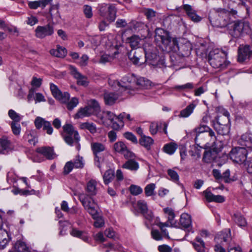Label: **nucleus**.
<instances>
[{
  "label": "nucleus",
  "instance_id": "1",
  "mask_svg": "<svg viewBox=\"0 0 252 252\" xmlns=\"http://www.w3.org/2000/svg\"><path fill=\"white\" fill-rule=\"evenodd\" d=\"M156 39L160 40L162 44L163 48L168 52H171L170 58L173 63H178V59L175 57L177 52L178 42L177 38H172L168 32L161 28H157L155 31Z\"/></svg>",
  "mask_w": 252,
  "mask_h": 252
},
{
  "label": "nucleus",
  "instance_id": "2",
  "mask_svg": "<svg viewBox=\"0 0 252 252\" xmlns=\"http://www.w3.org/2000/svg\"><path fill=\"white\" fill-rule=\"evenodd\" d=\"M231 13L228 10L222 8L215 10V13L210 16L209 18L212 25L214 27H225L229 26L232 21Z\"/></svg>",
  "mask_w": 252,
  "mask_h": 252
},
{
  "label": "nucleus",
  "instance_id": "3",
  "mask_svg": "<svg viewBox=\"0 0 252 252\" xmlns=\"http://www.w3.org/2000/svg\"><path fill=\"white\" fill-rule=\"evenodd\" d=\"M63 137L66 144L70 146L75 145L77 150L80 149L79 141L80 137L77 131L75 130L71 124H66L63 127Z\"/></svg>",
  "mask_w": 252,
  "mask_h": 252
},
{
  "label": "nucleus",
  "instance_id": "4",
  "mask_svg": "<svg viewBox=\"0 0 252 252\" xmlns=\"http://www.w3.org/2000/svg\"><path fill=\"white\" fill-rule=\"evenodd\" d=\"M50 89L53 95L62 103H66L67 108L69 110H72L78 104V99L77 97H73L69 101L70 95L67 92L63 93L58 87L53 83L50 84Z\"/></svg>",
  "mask_w": 252,
  "mask_h": 252
},
{
  "label": "nucleus",
  "instance_id": "5",
  "mask_svg": "<svg viewBox=\"0 0 252 252\" xmlns=\"http://www.w3.org/2000/svg\"><path fill=\"white\" fill-rule=\"evenodd\" d=\"M226 55L218 49L210 51L208 56V61L210 65L215 68L220 70L226 67L228 63L226 61Z\"/></svg>",
  "mask_w": 252,
  "mask_h": 252
},
{
  "label": "nucleus",
  "instance_id": "6",
  "mask_svg": "<svg viewBox=\"0 0 252 252\" xmlns=\"http://www.w3.org/2000/svg\"><path fill=\"white\" fill-rule=\"evenodd\" d=\"M222 115L219 116L216 122L213 123V126L218 135H224L229 132L230 122L229 113L226 110L222 109Z\"/></svg>",
  "mask_w": 252,
  "mask_h": 252
},
{
  "label": "nucleus",
  "instance_id": "7",
  "mask_svg": "<svg viewBox=\"0 0 252 252\" xmlns=\"http://www.w3.org/2000/svg\"><path fill=\"white\" fill-rule=\"evenodd\" d=\"M136 82V77L133 74H128L123 77L121 82L118 80H109V84L112 86H117L122 91L126 92V93L133 94L131 92L132 86Z\"/></svg>",
  "mask_w": 252,
  "mask_h": 252
},
{
  "label": "nucleus",
  "instance_id": "8",
  "mask_svg": "<svg viewBox=\"0 0 252 252\" xmlns=\"http://www.w3.org/2000/svg\"><path fill=\"white\" fill-rule=\"evenodd\" d=\"M229 33L234 38H238L244 33H248L250 31L249 24L245 21L231 22L228 27Z\"/></svg>",
  "mask_w": 252,
  "mask_h": 252
},
{
  "label": "nucleus",
  "instance_id": "9",
  "mask_svg": "<svg viewBox=\"0 0 252 252\" xmlns=\"http://www.w3.org/2000/svg\"><path fill=\"white\" fill-rule=\"evenodd\" d=\"M78 197L85 209L91 216H95V213L98 212V210L97 204L95 203L94 200L84 193L80 194Z\"/></svg>",
  "mask_w": 252,
  "mask_h": 252
},
{
  "label": "nucleus",
  "instance_id": "10",
  "mask_svg": "<svg viewBox=\"0 0 252 252\" xmlns=\"http://www.w3.org/2000/svg\"><path fill=\"white\" fill-rule=\"evenodd\" d=\"M100 15L109 23L114 22L116 17V9L112 4H103L99 9Z\"/></svg>",
  "mask_w": 252,
  "mask_h": 252
},
{
  "label": "nucleus",
  "instance_id": "11",
  "mask_svg": "<svg viewBox=\"0 0 252 252\" xmlns=\"http://www.w3.org/2000/svg\"><path fill=\"white\" fill-rule=\"evenodd\" d=\"M248 151L243 147H236L231 150L229 153L230 158L238 163H242L247 159Z\"/></svg>",
  "mask_w": 252,
  "mask_h": 252
},
{
  "label": "nucleus",
  "instance_id": "12",
  "mask_svg": "<svg viewBox=\"0 0 252 252\" xmlns=\"http://www.w3.org/2000/svg\"><path fill=\"white\" fill-rule=\"evenodd\" d=\"M35 36L39 39H43L47 36H52L54 33L53 24L49 23L44 26H38L35 31Z\"/></svg>",
  "mask_w": 252,
  "mask_h": 252
},
{
  "label": "nucleus",
  "instance_id": "13",
  "mask_svg": "<svg viewBox=\"0 0 252 252\" xmlns=\"http://www.w3.org/2000/svg\"><path fill=\"white\" fill-rule=\"evenodd\" d=\"M177 49V52L175 54V57L177 55L182 57H189L192 50V45L188 41L182 39L179 42Z\"/></svg>",
  "mask_w": 252,
  "mask_h": 252
},
{
  "label": "nucleus",
  "instance_id": "14",
  "mask_svg": "<svg viewBox=\"0 0 252 252\" xmlns=\"http://www.w3.org/2000/svg\"><path fill=\"white\" fill-rule=\"evenodd\" d=\"M209 136L210 137V141L214 151L216 153L220 151L224 145L223 136L218 134L216 136L213 130H210Z\"/></svg>",
  "mask_w": 252,
  "mask_h": 252
},
{
  "label": "nucleus",
  "instance_id": "15",
  "mask_svg": "<svg viewBox=\"0 0 252 252\" xmlns=\"http://www.w3.org/2000/svg\"><path fill=\"white\" fill-rule=\"evenodd\" d=\"M153 47L148 45V48L145 45L144 51L145 54V62L149 65L156 66L158 65V56L156 52H154Z\"/></svg>",
  "mask_w": 252,
  "mask_h": 252
},
{
  "label": "nucleus",
  "instance_id": "16",
  "mask_svg": "<svg viewBox=\"0 0 252 252\" xmlns=\"http://www.w3.org/2000/svg\"><path fill=\"white\" fill-rule=\"evenodd\" d=\"M69 69L71 74L77 79V84L83 86H87L88 85L89 81L88 78L82 75L77 69V68L71 65L69 66Z\"/></svg>",
  "mask_w": 252,
  "mask_h": 252
},
{
  "label": "nucleus",
  "instance_id": "17",
  "mask_svg": "<svg viewBox=\"0 0 252 252\" xmlns=\"http://www.w3.org/2000/svg\"><path fill=\"white\" fill-rule=\"evenodd\" d=\"M96 117L98 118L102 124L104 125H108V122L113 125L114 119L116 117L115 114L109 111H103L102 112H100L98 114H96Z\"/></svg>",
  "mask_w": 252,
  "mask_h": 252
},
{
  "label": "nucleus",
  "instance_id": "18",
  "mask_svg": "<svg viewBox=\"0 0 252 252\" xmlns=\"http://www.w3.org/2000/svg\"><path fill=\"white\" fill-rule=\"evenodd\" d=\"M137 206L146 219L149 221L153 220L154 217L153 213L148 209L147 203L145 200H140L138 201Z\"/></svg>",
  "mask_w": 252,
  "mask_h": 252
},
{
  "label": "nucleus",
  "instance_id": "19",
  "mask_svg": "<svg viewBox=\"0 0 252 252\" xmlns=\"http://www.w3.org/2000/svg\"><path fill=\"white\" fill-rule=\"evenodd\" d=\"M13 150V146L7 137L3 136L0 138V154H8Z\"/></svg>",
  "mask_w": 252,
  "mask_h": 252
},
{
  "label": "nucleus",
  "instance_id": "20",
  "mask_svg": "<svg viewBox=\"0 0 252 252\" xmlns=\"http://www.w3.org/2000/svg\"><path fill=\"white\" fill-rule=\"evenodd\" d=\"M143 55V52L142 49L132 50L128 53V58L134 64L140 65L143 63L140 61Z\"/></svg>",
  "mask_w": 252,
  "mask_h": 252
},
{
  "label": "nucleus",
  "instance_id": "21",
  "mask_svg": "<svg viewBox=\"0 0 252 252\" xmlns=\"http://www.w3.org/2000/svg\"><path fill=\"white\" fill-rule=\"evenodd\" d=\"M252 56V50L250 49L249 45H245L239 49L238 61L239 62H243Z\"/></svg>",
  "mask_w": 252,
  "mask_h": 252
},
{
  "label": "nucleus",
  "instance_id": "22",
  "mask_svg": "<svg viewBox=\"0 0 252 252\" xmlns=\"http://www.w3.org/2000/svg\"><path fill=\"white\" fill-rule=\"evenodd\" d=\"M2 219L0 215V249L5 248L9 242V236L7 232L2 229Z\"/></svg>",
  "mask_w": 252,
  "mask_h": 252
},
{
  "label": "nucleus",
  "instance_id": "23",
  "mask_svg": "<svg viewBox=\"0 0 252 252\" xmlns=\"http://www.w3.org/2000/svg\"><path fill=\"white\" fill-rule=\"evenodd\" d=\"M35 151L48 159H52L55 157L53 150L49 147H38L36 149Z\"/></svg>",
  "mask_w": 252,
  "mask_h": 252
},
{
  "label": "nucleus",
  "instance_id": "24",
  "mask_svg": "<svg viewBox=\"0 0 252 252\" xmlns=\"http://www.w3.org/2000/svg\"><path fill=\"white\" fill-rule=\"evenodd\" d=\"M206 200L208 202H215L217 203H222L225 200L224 197L220 195H215L210 191L207 189L203 192Z\"/></svg>",
  "mask_w": 252,
  "mask_h": 252
},
{
  "label": "nucleus",
  "instance_id": "25",
  "mask_svg": "<svg viewBox=\"0 0 252 252\" xmlns=\"http://www.w3.org/2000/svg\"><path fill=\"white\" fill-rule=\"evenodd\" d=\"M231 239L230 230L229 229L224 230L217 234L215 238V241L222 244V242H227Z\"/></svg>",
  "mask_w": 252,
  "mask_h": 252
},
{
  "label": "nucleus",
  "instance_id": "26",
  "mask_svg": "<svg viewBox=\"0 0 252 252\" xmlns=\"http://www.w3.org/2000/svg\"><path fill=\"white\" fill-rule=\"evenodd\" d=\"M97 182L95 180H90L86 185V191L87 195L94 196L97 192Z\"/></svg>",
  "mask_w": 252,
  "mask_h": 252
},
{
  "label": "nucleus",
  "instance_id": "27",
  "mask_svg": "<svg viewBox=\"0 0 252 252\" xmlns=\"http://www.w3.org/2000/svg\"><path fill=\"white\" fill-rule=\"evenodd\" d=\"M118 98V95L112 92H105L104 94V99L105 104L112 105Z\"/></svg>",
  "mask_w": 252,
  "mask_h": 252
},
{
  "label": "nucleus",
  "instance_id": "28",
  "mask_svg": "<svg viewBox=\"0 0 252 252\" xmlns=\"http://www.w3.org/2000/svg\"><path fill=\"white\" fill-rule=\"evenodd\" d=\"M9 252H30L29 248L25 242L22 241H17L13 246L12 249Z\"/></svg>",
  "mask_w": 252,
  "mask_h": 252
},
{
  "label": "nucleus",
  "instance_id": "29",
  "mask_svg": "<svg viewBox=\"0 0 252 252\" xmlns=\"http://www.w3.org/2000/svg\"><path fill=\"white\" fill-rule=\"evenodd\" d=\"M92 115H94V112L88 105L84 108H80L75 115V118H82L89 117Z\"/></svg>",
  "mask_w": 252,
  "mask_h": 252
},
{
  "label": "nucleus",
  "instance_id": "30",
  "mask_svg": "<svg viewBox=\"0 0 252 252\" xmlns=\"http://www.w3.org/2000/svg\"><path fill=\"white\" fill-rule=\"evenodd\" d=\"M92 115H94V112L88 105L84 108H80L75 115V118H82L89 117Z\"/></svg>",
  "mask_w": 252,
  "mask_h": 252
},
{
  "label": "nucleus",
  "instance_id": "31",
  "mask_svg": "<svg viewBox=\"0 0 252 252\" xmlns=\"http://www.w3.org/2000/svg\"><path fill=\"white\" fill-rule=\"evenodd\" d=\"M122 168L132 171H137L139 168V163L134 159H128L123 165Z\"/></svg>",
  "mask_w": 252,
  "mask_h": 252
},
{
  "label": "nucleus",
  "instance_id": "32",
  "mask_svg": "<svg viewBox=\"0 0 252 252\" xmlns=\"http://www.w3.org/2000/svg\"><path fill=\"white\" fill-rule=\"evenodd\" d=\"M184 9L186 11L189 17L194 22H198L201 20V17L198 16L191 6L188 4L184 5Z\"/></svg>",
  "mask_w": 252,
  "mask_h": 252
},
{
  "label": "nucleus",
  "instance_id": "33",
  "mask_svg": "<svg viewBox=\"0 0 252 252\" xmlns=\"http://www.w3.org/2000/svg\"><path fill=\"white\" fill-rule=\"evenodd\" d=\"M180 223L184 228H189L191 225L190 216L187 213L182 214L180 217Z\"/></svg>",
  "mask_w": 252,
  "mask_h": 252
},
{
  "label": "nucleus",
  "instance_id": "34",
  "mask_svg": "<svg viewBox=\"0 0 252 252\" xmlns=\"http://www.w3.org/2000/svg\"><path fill=\"white\" fill-rule=\"evenodd\" d=\"M50 53L52 56L58 58H64L67 53L66 49L63 47L58 45L56 49H51Z\"/></svg>",
  "mask_w": 252,
  "mask_h": 252
},
{
  "label": "nucleus",
  "instance_id": "35",
  "mask_svg": "<svg viewBox=\"0 0 252 252\" xmlns=\"http://www.w3.org/2000/svg\"><path fill=\"white\" fill-rule=\"evenodd\" d=\"M139 144L147 150H149L151 146L154 143V140L150 137L147 136H142L139 140Z\"/></svg>",
  "mask_w": 252,
  "mask_h": 252
},
{
  "label": "nucleus",
  "instance_id": "36",
  "mask_svg": "<svg viewBox=\"0 0 252 252\" xmlns=\"http://www.w3.org/2000/svg\"><path fill=\"white\" fill-rule=\"evenodd\" d=\"M91 147L94 155H99L106 150L105 145L99 142H92Z\"/></svg>",
  "mask_w": 252,
  "mask_h": 252
},
{
  "label": "nucleus",
  "instance_id": "37",
  "mask_svg": "<svg viewBox=\"0 0 252 252\" xmlns=\"http://www.w3.org/2000/svg\"><path fill=\"white\" fill-rule=\"evenodd\" d=\"M177 167H174L172 169H168L167 170V173L169 176V179L176 184H179V175L177 172L175 170Z\"/></svg>",
  "mask_w": 252,
  "mask_h": 252
},
{
  "label": "nucleus",
  "instance_id": "38",
  "mask_svg": "<svg viewBox=\"0 0 252 252\" xmlns=\"http://www.w3.org/2000/svg\"><path fill=\"white\" fill-rule=\"evenodd\" d=\"M192 244L197 252H205L204 242L200 238L197 237Z\"/></svg>",
  "mask_w": 252,
  "mask_h": 252
},
{
  "label": "nucleus",
  "instance_id": "39",
  "mask_svg": "<svg viewBox=\"0 0 252 252\" xmlns=\"http://www.w3.org/2000/svg\"><path fill=\"white\" fill-rule=\"evenodd\" d=\"M70 234L74 237L81 239L85 242H88L89 240V236L85 232L80 231L76 228L72 229Z\"/></svg>",
  "mask_w": 252,
  "mask_h": 252
},
{
  "label": "nucleus",
  "instance_id": "40",
  "mask_svg": "<svg viewBox=\"0 0 252 252\" xmlns=\"http://www.w3.org/2000/svg\"><path fill=\"white\" fill-rule=\"evenodd\" d=\"M87 105L92 109L96 116L97 114L100 112L99 104L95 99H91L89 100L87 102Z\"/></svg>",
  "mask_w": 252,
  "mask_h": 252
},
{
  "label": "nucleus",
  "instance_id": "41",
  "mask_svg": "<svg viewBox=\"0 0 252 252\" xmlns=\"http://www.w3.org/2000/svg\"><path fill=\"white\" fill-rule=\"evenodd\" d=\"M194 88V85L192 83H187L181 85H175L173 88V90L179 92L182 91L188 92L192 90Z\"/></svg>",
  "mask_w": 252,
  "mask_h": 252
},
{
  "label": "nucleus",
  "instance_id": "42",
  "mask_svg": "<svg viewBox=\"0 0 252 252\" xmlns=\"http://www.w3.org/2000/svg\"><path fill=\"white\" fill-rule=\"evenodd\" d=\"M126 113L123 112L115 117L118 120L119 123H117L116 122L113 123L112 127L113 129L116 130H119L124 126L123 120L126 118Z\"/></svg>",
  "mask_w": 252,
  "mask_h": 252
},
{
  "label": "nucleus",
  "instance_id": "43",
  "mask_svg": "<svg viewBox=\"0 0 252 252\" xmlns=\"http://www.w3.org/2000/svg\"><path fill=\"white\" fill-rule=\"evenodd\" d=\"M140 37L137 35H133L130 37L127 38L126 42L129 44L130 46L132 49L139 48L140 42L141 41Z\"/></svg>",
  "mask_w": 252,
  "mask_h": 252
},
{
  "label": "nucleus",
  "instance_id": "44",
  "mask_svg": "<svg viewBox=\"0 0 252 252\" xmlns=\"http://www.w3.org/2000/svg\"><path fill=\"white\" fill-rule=\"evenodd\" d=\"M195 106V105L193 103L190 104L185 109L180 112L179 117L180 118L188 117L193 112Z\"/></svg>",
  "mask_w": 252,
  "mask_h": 252
},
{
  "label": "nucleus",
  "instance_id": "45",
  "mask_svg": "<svg viewBox=\"0 0 252 252\" xmlns=\"http://www.w3.org/2000/svg\"><path fill=\"white\" fill-rule=\"evenodd\" d=\"M233 219L234 221L240 227H245L247 225V222L245 219L240 213L235 214Z\"/></svg>",
  "mask_w": 252,
  "mask_h": 252
},
{
  "label": "nucleus",
  "instance_id": "46",
  "mask_svg": "<svg viewBox=\"0 0 252 252\" xmlns=\"http://www.w3.org/2000/svg\"><path fill=\"white\" fill-rule=\"evenodd\" d=\"M80 127L82 129L88 130L92 134L95 133L97 130L95 125L93 123H83L80 124Z\"/></svg>",
  "mask_w": 252,
  "mask_h": 252
},
{
  "label": "nucleus",
  "instance_id": "47",
  "mask_svg": "<svg viewBox=\"0 0 252 252\" xmlns=\"http://www.w3.org/2000/svg\"><path fill=\"white\" fill-rule=\"evenodd\" d=\"M151 81L147 79L144 77L136 78V82L135 84L139 87L143 88H148V87L151 86Z\"/></svg>",
  "mask_w": 252,
  "mask_h": 252
},
{
  "label": "nucleus",
  "instance_id": "48",
  "mask_svg": "<svg viewBox=\"0 0 252 252\" xmlns=\"http://www.w3.org/2000/svg\"><path fill=\"white\" fill-rule=\"evenodd\" d=\"M114 171L111 169H109L105 171L103 175L104 183L105 185L109 184L114 178Z\"/></svg>",
  "mask_w": 252,
  "mask_h": 252
},
{
  "label": "nucleus",
  "instance_id": "49",
  "mask_svg": "<svg viewBox=\"0 0 252 252\" xmlns=\"http://www.w3.org/2000/svg\"><path fill=\"white\" fill-rule=\"evenodd\" d=\"M25 139L32 145H35L37 142V138L35 135V132L33 130H31L27 132Z\"/></svg>",
  "mask_w": 252,
  "mask_h": 252
},
{
  "label": "nucleus",
  "instance_id": "50",
  "mask_svg": "<svg viewBox=\"0 0 252 252\" xmlns=\"http://www.w3.org/2000/svg\"><path fill=\"white\" fill-rule=\"evenodd\" d=\"M208 136H209V133L195 135V138L194 139L195 143L199 147H201V145L207 141L206 138Z\"/></svg>",
  "mask_w": 252,
  "mask_h": 252
},
{
  "label": "nucleus",
  "instance_id": "51",
  "mask_svg": "<svg viewBox=\"0 0 252 252\" xmlns=\"http://www.w3.org/2000/svg\"><path fill=\"white\" fill-rule=\"evenodd\" d=\"M92 218L95 220L94 226L96 228L102 227L104 225V220L101 216H100L98 212L95 213L94 216H92Z\"/></svg>",
  "mask_w": 252,
  "mask_h": 252
},
{
  "label": "nucleus",
  "instance_id": "52",
  "mask_svg": "<svg viewBox=\"0 0 252 252\" xmlns=\"http://www.w3.org/2000/svg\"><path fill=\"white\" fill-rule=\"evenodd\" d=\"M155 189L156 185L155 184L151 183L147 185L144 189L145 195L148 197L155 195Z\"/></svg>",
  "mask_w": 252,
  "mask_h": 252
},
{
  "label": "nucleus",
  "instance_id": "53",
  "mask_svg": "<svg viewBox=\"0 0 252 252\" xmlns=\"http://www.w3.org/2000/svg\"><path fill=\"white\" fill-rule=\"evenodd\" d=\"M210 130H213L206 125H201L195 128L193 132L195 135L201 134V133H208Z\"/></svg>",
  "mask_w": 252,
  "mask_h": 252
},
{
  "label": "nucleus",
  "instance_id": "54",
  "mask_svg": "<svg viewBox=\"0 0 252 252\" xmlns=\"http://www.w3.org/2000/svg\"><path fill=\"white\" fill-rule=\"evenodd\" d=\"M177 148V144L173 143H170L169 144H166L163 147V150L165 153L169 155H172L175 152Z\"/></svg>",
  "mask_w": 252,
  "mask_h": 252
},
{
  "label": "nucleus",
  "instance_id": "55",
  "mask_svg": "<svg viewBox=\"0 0 252 252\" xmlns=\"http://www.w3.org/2000/svg\"><path fill=\"white\" fill-rule=\"evenodd\" d=\"M126 146L121 141H119L114 144L113 148L115 152L122 154L126 149Z\"/></svg>",
  "mask_w": 252,
  "mask_h": 252
},
{
  "label": "nucleus",
  "instance_id": "56",
  "mask_svg": "<svg viewBox=\"0 0 252 252\" xmlns=\"http://www.w3.org/2000/svg\"><path fill=\"white\" fill-rule=\"evenodd\" d=\"M18 123L19 122L15 123V122H11L10 124L12 132L15 136L19 135L21 132V127Z\"/></svg>",
  "mask_w": 252,
  "mask_h": 252
},
{
  "label": "nucleus",
  "instance_id": "57",
  "mask_svg": "<svg viewBox=\"0 0 252 252\" xmlns=\"http://www.w3.org/2000/svg\"><path fill=\"white\" fill-rule=\"evenodd\" d=\"M129 191L130 193L133 195H138L142 192L143 189L138 186L131 185L129 187Z\"/></svg>",
  "mask_w": 252,
  "mask_h": 252
},
{
  "label": "nucleus",
  "instance_id": "58",
  "mask_svg": "<svg viewBox=\"0 0 252 252\" xmlns=\"http://www.w3.org/2000/svg\"><path fill=\"white\" fill-rule=\"evenodd\" d=\"M8 116L11 119L13 120L12 122H15V123L19 122L21 120V116L17 113L15 111L12 109H10L8 111Z\"/></svg>",
  "mask_w": 252,
  "mask_h": 252
},
{
  "label": "nucleus",
  "instance_id": "59",
  "mask_svg": "<svg viewBox=\"0 0 252 252\" xmlns=\"http://www.w3.org/2000/svg\"><path fill=\"white\" fill-rule=\"evenodd\" d=\"M215 156L213 155V152L211 151H205L203 155V160L207 163L211 162L214 160Z\"/></svg>",
  "mask_w": 252,
  "mask_h": 252
},
{
  "label": "nucleus",
  "instance_id": "60",
  "mask_svg": "<svg viewBox=\"0 0 252 252\" xmlns=\"http://www.w3.org/2000/svg\"><path fill=\"white\" fill-rule=\"evenodd\" d=\"M73 166L76 168H82L84 166L83 158L82 157L77 156L73 160Z\"/></svg>",
  "mask_w": 252,
  "mask_h": 252
},
{
  "label": "nucleus",
  "instance_id": "61",
  "mask_svg": "<svg viewBox=\"0 0 252 252\" xmlns=\"http://www.w3.org/2000/svg\"><path fill=\"white\" fill-rule=\"evenodd\" d=\"M116 181L114 183L115 189L118 188L120 186V181L124 179V176L122 171L120 169H118L116 174Z\"/></svg>",
  "mask_w": 252,
  "mask_h": 252
},
{
  "label": "nucleus",
  "instance_id": "62",
  "mask_svg": "<svg viewBox=\"0 0 252 252\" xmlns=\"http://www.w3.org/2000/svg\"><path fill=\"white\" fill-rule=\"evenodd\" d=\"M160 128V123L152 122L150 126V131L152 135H155L157 133L158 130Z\"/></svg>",
  "mask_w": 252,
  "mask_h": 252
},
{
  "label": "nucleus",
  "instance_id": "63",
  "mask_svg": "<svg viewBox=\"0 0 252 252\" xmlns=\"http://www.w3.org/2000/svg\"><path fill=\"white\" fill-rule=\"evenodd\" d=\"M124 136L125 138L131 141L134 144H137L138 143L136 137L131 132H126L124 133Z\"/></svg>",
  "mask_w": 252,
  "mask_h": 252
},
{
  "label": "nucleus",
  "instance_id": "64",
  "mask_svg": "<svg viewBox=\"0 0 252 252\" xmlns=\"http://www.w3.org/2000/svg\"><path fill=\"white\" fill-rule=\"evenodd\" d=\"M73 167V163L72 160L67 162L63 168V174L67 175L69 174L72 171Z\"/></svg>",
  "mask_w": 252,
  "mask_h": 252
}]
</instances>
